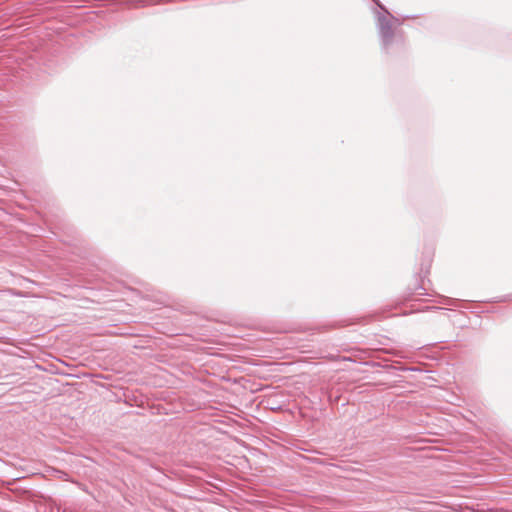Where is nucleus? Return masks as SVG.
<instances>
[{
	"label": "nucleus",
	"mask_w": 512,
	"mask_h": 512,
	"mask_svg": "<svg viewBox=\"0 0 512 512\" xmlns=\"http://www.w3.org/2000/svg\"><path fill=\"white\" fill-rule=\"evenodd\" d=\"M377 27L382 46L384 49H387L392 43L394 37L392 22L385 14L378 13Z\"/></svg>",
	"instance_id": "obj_1"
},
{
	"label": "nucleus",
	"mask_w": 512,
	"mask_h": 512,
	"mask_svg": "<svg viewBox=\"0 0 512 512\" xmlns=\"http://www.w3.org/2000/svg\"><path fill=\"white\" fill-rule=\"evenodd\" d=\"M373 2H375V4L382 10L384 11L385 13L389 14V11L386 9V7L384 5H382L380 3L379 0H372Z\"/></svg>",
	"instance_id": "obj_2"
},
{
	"label": "nucleus",
	"mask_w": 512,
	"mask_h": 512,
	"mask_svg": "<svg viewBox=\"0 0 512 512\" xmlns=\"http://www.w3.org/2000/svg\"><path fill=\"white\" fill-rule=\"evenodd\" d=\"M385 14H386V16H387V17L389 16V17H391L392 19H394V21H397V18H394L390 13H389V14L385 13Z\"/></svg>",
	"instance_id": "obj_3"
}]
</instances>
